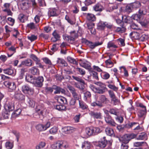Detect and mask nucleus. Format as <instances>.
Instances as JSON below:
<instances>
[{
    "mask_svg": "<svg viewBox=\"0 0 149 149\" xmlns=\"http://www.w3.org/2000/svg\"><path fill=\"white\" fill-rule=\"evenodd\" d=\"M4 108L7 111H11L14 109V105L12 103H6L4 106Z\"/></svg>",
    "mask_w": 149,
    "mask_h": 149,
    "instance_id": "obj_15",
    "label": "nucleus"
},
{
    "mask_svg": "<svg viewBox=\"0 0 149 149\" xmlns=\"http://www.w3.org/2000/svg\"><path fill=\"white\" fill-rule=\"evenodd\" d=\"M109 112L111 114H112L117 116L118 113V110L116 109H111L109 111Z\"/></svg>",
    "mask_w": 149,
    "mask_h": 149,
    "instance_id": "obj_45",
    "label": "nucleus"
},
{
    "mask_svg": "<svg viewBox=\"0 0 149 149\" xmlns=\"http://www.w3.org/2000/svg\"><path fill=\"white\" fill-rule=\"evenodd\" d=\"M53 88H54V90H55L54 92V93L55 94H59L60 93H63L65 92V91L63 89L56 85H54Z\"/></svg>",
    "mask_w": 149,
    "mask_h": 149,
    "instance_id": "obj_17",
    "label": "nucleus"
},
{
    "mask_svg": "<svg viewBox=\"0 0 149 149\" xmlns=\"http://www.w3.org/2000/svg\"><path fill=\"white\" fill-rule=\"evenodd\" d=\"M149 23V20L147 21L146 19L140 22V24L141 26L145 27H147L148 23Z\"/></svg>",
    "mask_w": 149,
    "mask_h": 149,
    "instance_id": "obj_59",
    "label": "nucleus"
},
{
    "mask_svg": "<svg viewBox=\"0 0 149 149\" xmlns=\"http://www.w3.org/2000/svg\"><path fill=\"white\" fill-rule=\"evenodd\" d=\"M79 107L82 109L84 110L88 108V106L83 101L80 100L79 101Z\"/></svg>",
    "mask_w": 149,
    "mask_h": 149,
    "instance_id": "obj_33",
    "label": "nucleus"
},
{
    "mask_svg": "<svg viewBox=\"0 0 149 149\" xmlns=\"http://www.w3.org/2000/svg\"><path fill=\"white\" fill-rule=\"evenodd\" d=\"M93 8L96 11H101L104 9L103 6L99 3H97L95 5Z\"/></svg>",
    "mask_w": 149,
    "mask_h": 149,
    "instance_id": "obj_21",
    "label": "nucleus"
},
{
    "mask_svg": "<svg viewBox=\"0 0 149 149\" xmlns=\"http://www.w3.org/2000/svg\"><path fill=\"white\" fill-rule=\"evenodd\" d=\"M122 17L123 22L130 23L132 22L131 18L130 17L124 15L122 16Z\"/></svg>",
    "mask_w": 149,
    "mask_h": 149,
    "instance_id": "obj_30",
    "label": "nucleus"
},
{
    "mask_svg": "<svg viewBox=\"0 0 149 149\" xmlns=\"http://www.w3.org/2000/svg\"><path fill=\"white\" fill-rule=\"evenodd\" d=\"M22 64H23V65L25 66L31 67L32 65V62L31 59H27L25 61H22Z\"/></svg>",
    "mask_w": 149,
    "mask_h": 149,
    "instance_id": "obj_23",
    "label": "nucleus"
},
{
    "mask_svg": "<svg viewBox=\"0 0 149 149\" xmlns=\"http://www.w3.org/2000/svg\"><path fill=\"white\" fill-rule=\"evenodd\" d=\"M89 87L95 93H101L102 91L98 90V88L95 87L93 85H90Z\"/></svg>",
    "mask_w": 149,
    "mask_h": 149,
    "instance_id": "obj_39",
    "label": "nucleus"
},
{
    "mask_svg": "<svg viewBox=\"0 0 149 149\" xmlns=\"http://www.w3.org/2000/svg\"><path fill=\"white\" fill-rule=\"evenodd\" d=\"M130 36L132 38L135 39H139L140 35L139 32H133L131 33Z\"/></svg>",
    "mask_w": 149,
    "mask_h": 149,
    "instance_id": "obj_24",
    "label": "nucleus"
},
{
    "mask_svg": "<svg viewBox=\"0 0 149 149\" xmlns=\"http://www.w3.org/2000/svg\"><path fill=\"white\" fill-rule=\"evenodd\" d=\"M77 35L76 32L73 31L70 32V35L69 36V38L71 40H74L77 37Z\"/></svg>",
    "mask_w": 149,
    "mask_h": 149,
    "instance_id": "obj_31",
    "label": "nucleus"
},
{
    "mask_svg": "<svg viewBox=\"0 0 149 149\" xmlns=\"http://www.w3.org/2000/svg\"><path fill=\"white\" fill-rule=\"evenodd\" d=\"M58 130L57 127H54L49 130V132L51 134H55L57 133Z\"/></svg>",
    "mask_w": 149,
    "mask_h": 149,
    "instance_id": "obj_43",
    "label": "nucleus"
},
{
    "mask_svg": "<svg viewBox=\"0 0 149 149\" xmlns=\"http://www.w3.org/2000/svg\"><path fill=\"white\" fill-rule=\"evenodd\" d=\"M133 8H137L141 6V4L139 2H136L131 4Z\"/></svg>",
    "mask_w": 149,
    "mask_h": 149,
    "instance_id": "obj_55",
    "label": "nucleus"
},
{
    "mask_svg": "<svg viewBox=\"0 0 149 149\" xmlns=\"http://www.w3.org/2000/svg\"><path fill=\"white\" fill-rule=\"evenodd\" d=\"M97 86H99L100 88H98V90L102 91L101 93H100V94L103 93L106 90V88L105 84L100 82H97L95 83Z\"/></svg>",
    "mask_w": 149,
    "mask_h": 149,
    "instance_id": "obj_14",
    "label": "nucleus"
},
{
    "mask_svg": "<svg viewBox=\"0 0 149 149\" xmlns=\"http://www.w3.org/2000/svg\"><path fill=\"white\" fill-rule=\"evenodd\" d=\"M147 7H143L139 11V13L140 14L145 15L146 13Z\"/></svg>",
    "mask_w": 149,
    "mask_h": 149,
    "instance_id": "obj_42",
    "label": "nucleus"
},
{
    "mask_svg": "<svg viewBox=\"0 0 149 149\" xmlns=\"http://www.w3.org/2000/svg\"><path fill=\"white\" fill-rule=\"evenodd\" d=\"M57 62L58 64H61L62 66H66L68 65V64L66 61L62 58H58Z\"/></svg>",
    "mask_w": 149,
    "mask_h": 149,
    "instance_id": "obj_29",
    "label": "nucleus"
},
{
    "mask_svg": "<svg viewBox=\"0 0 149 149\" xmlns=\"http://www.w3.org/2000/svg\"><path fill=\"white\" fill-rule=\"evenodd\" d=\"M107 99L105 96L102 95L99 97L98 101L100 102L103 104V103L106 102L107 101Z\"/></svg>",
    "mask_w": 149,
    "mask_h": 149,
    "instance_id": "obj_41",
    "label": "nucleus"
},
{
    "mask_svg": "<svg viewBox=\"0 0 149 149\" xmlns=\"http://www.w3.org/2000/svg\"><path fill=\"white\" fill-rule=\"evenodd\" d=\"M72 129L73 127H65L62 129V131L65 134H69L72 132Z\"/></svg>",
    "mask_w": 149,
    "mask_h": 149,
    "instance_id": "obj_26",
    "label": "nucleus"
},
{
    "mask_svg": "<svg viewBox=\"0 0 149 149\" xmlns=\"http://www.w3.org/2000/svg\"><path fill=\"white\" fill-rule=\"evenodd\" d=\"M4 84V85L8 88V90L9 91H12L16 88V85L13 82L7 81H5Z\"/></svg>",
    "mask_w": 149,
    "mask_h": 149,
    "instance_id": "obj_5",
    "label": "nucleus"
},
{
    "mask_svg": "<svg viewBox=\"0 0 149 149\" xmlns=\"http://www.w3.org/2000/svg\"><path fill=\"white\" fill-rule=\"evenodd\" d=\"M91 72V74L94 79L97 80H99L97 73V72L93 71H92Z\"/></svg>",
    "mask_w": 149,
    "mask_h": 149,
    "instance_id": "obj_49",
    "label": "nucleus"
},
{
    "mask_svg": "<svg viewBox=\"0 0 149 149\" xmlns=\"http://www.w3.org/2000/svg\"><path fill=\"white\" fill-rule=\"evenodd\" d=\"M111 58L110 57L109 59L106 60L105 63L106 64L107 67L109 68H111L113 66V63L111 61L110 59Z\"/></svg>",
    "mask_w": 149,
    "mask_h": 149,
    "instance_id": "obj_34",
    "label": "nucleus"
},
{
    "mask_svg": "<svg viewBox=\"0 0 149 149\" xmlns=\"http://www.w3.org/2000/svg\"><path fill=\"white\" fill-rule=\"evenodd\" d=\"M60 141H57L52 146V148L54 149H60Z\"/></svg>",
    "mask_w": 149,
    "mask_h": 149,
    "instance_id": "obj_36",
    "label": "nucleus"
},
{
    "mask_svg": "<svg viewBox=\"0 0 149 149\" xmlns=\"http://www.w3.org/2000/svg\"><path fill=\"white\" fill-rule=\"evenodd\" d=\"M148 136L147 134L145 132L141 133L136 138L138 140H146L147 139Z\"/></svg>",
    "mask_w": 149,
    "mask_h": 149,
    "instance_id": "obj_20",
    "label": "nucleus"
},
{
    "mask_svg": "<svg viewBox=\"0 0 149 149\" xmlns=\"http://www.w3.org/2000/svg\"><path fill=\"white\" fill-rule=\"evenodd\" d=\"M86 18L88 20L91 21H94L96 19L95 16L92 14H88L86 16Z\"/></svg>",
    "mask_w": 149,
    "mask_h": 149,
    "instance_id": "obj_35",
    "label": "nucleus"
},
{
    "mask_svg": "<svg viewBox=\"0 0 149 149\" xmlns=\"http://www.w3.org/2000/svg\"><path fill=\"white\" fill-rule=\"evenodd\" d=\"M22 92L24 93L32 94L33 93V90L28 85H23L22 87Z\"/></svg>",
    "mask_w": 149,
    "mask_h": 149,
    "instance_id": "obj_12",
    "label": "nucleus"
},
{
    "mask_svg": "<svg viewBox=\"0 0 149 149\" xmlns=\"http://www.w3.org/2000/svg\"><path fill=\"white\" fill-rule=\"evenodd\" d=\"M79 63L81 66L86 69H89L90 68L91 66L90 63L89 62L85 60H80L79 61Z\"/></svg>",
    "mask_w": 149,
    "mask_h": 149,
    "instance_id": "obj_10",
    "label": "nucleus"
},
{
    "mask_svg": "<svg viewBox=\"0 0 149 149\" xmlns=\"http://www.w3.org/2000/svg\"><path fill=\"white\" fill-rule=\"evenodd\" d=\"M133 8L132 4H130L126 6L125 10L127 13H130L132 11Z\"/></svg>",
    "mask_w": 149,
    "mask_h": 149,
    "instance_id": "obj_46",
    "label": "nucleus"
},
{
    "mask_svg": "<svg viewBox=\"0 0 149 149\" xmlns=\"http://www.w3.org/2000/svg\"><path fill=\"white\" fill-rule=\"evenodd\" d=\"M91 146V144L90 142L85 141L82 143L81 147L83 149H90Z\"/></svg>",
    "mask_w": 149,
    "mask_h": 149,
    "instance_id": "obj_22",
    "label": "nucleus"
},
{
    "mask_svg": "<svg viewBox=\"0 0 149 149\" xmlns=\"http://www.w3.org/2000/svg\"><path fill=\"white\" fill-rule=\"evenodd\" d=\"M31 76L27 75L26 77V80L28 82L33 83V79H32Z\"/></svg>",
    "mask_w": 149,
    "mask_h": 149,
    "instance_id": "obj_63",
    "label": "nucleus"
},
{
    "mask_svg": "<svg viewBox=\"0 0 149 149\" xmlns=\"http://www.w3.org/2000/svg\"><path fill=\"white\" fill-rule=\"evenodd\" d=\"M107 143V141L105 139V137L104 136L96 143V146L100 148H104L106 146Z\"/></svg>",
    "mask_w": 149,
    "mask_h": 149,
    "instance_id": "obj_8",
    "label": "nucleus"
},
{
    "mask_svg": "<svg viewBox=\"0 0 149 149\" xmlns=\"http://www.w3.org/2000/svg\"><path fill=\"white\" fill-rule=\"evenodd\" d=\"M22 110L20 109H18L16 110L15 112L12 114V117L13 118H15L17 117L18 115H19L21 112Z\"/></svg>",
    "mask_w": 149,
    "mask_h": 149,
    "instance_id": "obj_40",
    "label": "nucleus"
},
{
    "mask_svg": "<svg viewBox=\"0 0 149 149\" xmlns=\"http://www.w3.org/2000/svg\"><path fill=\"white\" fill-rule=\"evenodd\" d=\"M46 145V143L45 142L41 141L40 142L39 144L36 146V149H40L41 148H44Z\"/></svg>",
    "mask_w": 149,
    "mask_h": 149,
    "instance_id": "obj_44",
    "label": "nucleus"
},
{
    "mask_svg": "<svg viewBox=\"0 0 149 149\" xmlns=\"http://www.w3.org/2000/svg\"><path fill=\"white\" fill-rule=\"evenodd\" d=\"M120 70V72L122 73V69H123L124 72V75L126 77H128L129 76L127 71L125 67L124 66H122L119 67Z\"/></svg>",
    "mask_w": 149,
    "mask_h": 149,
    "instance_id": "obj_38",
    "label": "nucleus"
},
{
    "mask_svg": "<svg viewBox=\"0 0 149 149\" xmlns=\"http://www.w3.org/2000/svg\"><path fill=\"white\" fill-rule=\"evenodd\" d=\"M87 43L90 47L92 49H94L95 47L102 44V43L99 42L93 43L90 41H88Z\"/></svg>",
    "mask_w": 149,
    "mask_h": 149,
    "instance_id": "obj_18",
    "label": "nucleus"
},
{
    "mask_svg": "<svg viewBox=\"0 0 149 149\" xmlns=\"http://www.w3.org/2000/svg\"><path fill=\"white\" fill-rule=\"evenodd\" d=\"M108 87L110 89H113L114 91L117 92L118 90V88L116 87L114 85L112 84H109L108 85Z\"/></svg>",
    "mask_w": 149,
    "mask_h": 149,
    "instance_id": "obj_62",
    "label": "nucleus"
},
{
    "mask_svg": "<svg viewBox=\"0 0 149 149\" xmlns=\"http://www.w3.org/2000/svg\"><path fill=\"white\" fill-rule=\"evenodd\" d=\"M5 146L7 149H12L14 146V142L13 141H7L5 143Z\"/></svg>",
    "mask_w": 149,
    "mask_h": 149,
    "instance_id": "obj_25",
    "label": "nucleus"
},
{
    "mask_svg": "<svg viewBox=\"0 0 149 149\" xmlns=\"http://www.w3.org/2000/svg\"><path fill=\"white\" fill-rule=\"evenodd\" d=\"M29 70L31 73L33 74L37 75L39 74V70L36 67L31 68Z\"/></svg>",
    "mask_w": 149,
    "mask_h": 149,
    "instance_id": "obj_28",
    "label": "nucleus"
},
{
    "mask_svg": "<svg viewBox=\"0 0 149 149\" xmlns=\"http://www.w3.org/2000/svg\"><path fill=\"white\" fill-rule=\"evenodd\" d=\"M3 72L5 74L8 75H14L15 73L14 72L13 70L11 68H8L3 70Z\"/></svg>",
    "mask_w": 149,
    "mask_h": 149,
    "instance_id": "obj_32",
    "label": "nucleus"
},
{
    "mask_svg": "<svg viewBox=\"0 0 149 149\" xmlns=\"http://www.w3.org/2000/svg\"><path fill=\"white\" fill-rule=\"evenodd\" d=\"M72 77L74 79L81 83V84H79L78 85H77V87L81 89H83L84 88V81L81 78L79 77L72 76Z\"/></svg>",
    "mask_w": 149,
    "mask_h": 149,
    "instance_id": "obj_11",
    "label": "nucleus"
},
{
    "mask_svg": "<svg viewBox=\"0 0 149 149\" xmlns=\"http://www.w3.org/2000/svg\"><path fill=\"white\" fill-rule=\"evenodd\" d=\"M8 111H6V112H3L2 113V117L1 118L3 119H7L8 118L9 114L8 112Z\"/></svg>",
    "mask_w": 149,
    "mask_h": 149,
    "instance_id": "obj_60",
    "label": "nucleus"
},
{
    "mask_svg": "<svg viewBox=\"0 0 149 149\" xmlns=\"http://www.w3.org/2000/svg\"><path fill=\"white\" fill-rule=\"evenodd\" d=\"M105 120L107 123L112 126H116V124L114 122L113 120L112 119L111 116L109 115L106 116L105 117Z\"/></svg>",
    "mask_w": 149,
    "mask_h": 149,
    "instance_id": "obj_13",
    "label": "nucleus"
},
{
    "mask_svg": "<svg viewBox=\"0 0 149 149\" xmlns=\"http://www.w3.org/2000/svg\"><path fill=\"white\" fill-rule=\"evenodd\" d=\"M36 112L38 114L39 116V118L41 119H42L43 118V111L42 110H40V109H38L37 108L36 109Z\"/></svg>",
    "mask_w": 149,
    "mask_h": 149,
    "instance_id": "obj_48",
    "label": "nucleus"
},
{
    "mask_svg": "<svg viewBox=\"0 0 149 149\" xmlns=\"http://www.w3.org/2000/svg\"><path fill=\"white\" fill-rule=\"evenodd\" d=\"M60 149H67L68 147V143L64 141H60Z\"/></svg>",
    "mask_w": 149,
    "mask_h": 149,
    "instance_id": "obj_27",
    "label": "nucleus"
},
{
    "mask_svg": "<svg viewBox=\"0 0 149 149\" xmlns=\"http://www.w3.org/2000/svg\"><path fill=\"white\" fill-rule=\"evenodd\" d=\"M131 27L132 29L136 30H141V28L137 24L133 23L131 25Z\"/></svg>",
    "mask_w": 149,
    "mask_h": 149,
    "instance_id": "obj_51",
    "label": "nucleus"
},
{
    "mask_svg": "<svg viewBox=\"0 0 149 149\" xmlns=\"http://www.w3.org/2000/svg\"><path fill=\"white\" fill-rule=\"evenodd\" d=\"M125 30L126 28L125 27H118L116 31V32L122 33L125 32Z\"/></svg>",
    "mask_w": 149,
    "mask_h": 149,
    "instance_id": "obj_53",
    "label": "nucleus"
},
{
    "mask_svg": "<svg viewBox=\"0 0 149 149\" xmlns=\"http://www.w3.org/2000/svg\"><path fill=\"white\" fill-rule=\"evenodd\" d=\"M100 129L98 127L93 126L86 127L85 129V132L88 136H90L95 135L100 132Z\"/></svg>",
    "mask_w": 149,
    "mask_h": 149,
    "instance_id": "obj_1",
    "label": "nucleus"
},
{
    "mask_svg": "<svg viewBox=\"0 0 149 149\" xmlns=\"http://www.w3.org/2000/svg\"><path fill=\"white\" fill-rule=\"evenodd\" d=\"M55 99L60 104L64 103L66 102V100L65 98L61 96L56 97H55Z\"/></svg>",
    "mask_w": 149,
    "mask_h": 149,
    "instance_id": "obj_19",
    "label": "nucleus"
},
{
    "mask_svg": "<svg viewBox=\"0 0 149 149\" xmlns=\"http://www.w3.org/2000/svg\"><path fill=\"white\" fill-rule=\"evenodd\" d=\"M52 35L55 39V40L54 41H56V40H58L60 38L59 35L56 32V31H54Z\"/></svg>",
    "mask_w": 149,
    "mask_h": 149,
    "instance_id": "obj_56",
    "label": "nucleus"
},
{
    "mask_svg": "<svg viewBox=\"0 0 149 149\" xmlns=\"http://www.w3.org/2000/svg\"><path fill=\"white\" fill-rule=\"evenodd\" d=\"M105 132L106 134L109 136H111L114 133L113 130L109 127H107L105 129Z\"/></svg>",
    "mask_w": 149,
    "mask_h": 149,
    "instance_id": "obj_37",
    "label": "nucleus"
},
{
    "mask_svg": "<svg viewBox=\"0 0 149 149\" xmlns=\"http://www.w3.org/2000/svg\"><path fill=\"white\" fill-rule=\"evenodd\" d=\"M7 19L9 24L11 26H13L15 23V19L10 17H8L7 18Z\"/></svg>",
    "mask_w": 149,
    "mask_h": 149,
    "instance_id": "obj_58",
    "label": "nucleus"
},
{
    "mask_svg": "<svg viewBox=\"0 0 149 149\" xmlns=\"http://www.w3.org/2000/svg\"><path fill=\"white\" fill-rule=\"evenodd\" d=\"M53 88H54V85L52 86V87H46L45 88V91L47 93H52L54 90Z\"/></svg>",
    "mask_w": 149,
    "mask_h": 149,
    "instance_id": "obj_50",
    "label": "nucleus"
},
{
    "mask_svg": "<svg viewBox=\"0 0 149 149\" xmlns=\"http://www.w3.org/2000/svg\"><path fill=\"white\" fill-rule=\"evenodd\" d=\"M130 125L131 127H134L133 130L135 132L138 133L143 131V128L141 127L139 125L138 123H131Z\"/></svg>",
    "mask_w": 149,
    "mask_h": 149,
    "instance_id": "obj_6",
    "label": "nucleus"
},
{
    "mask_svg": "<svg viewBox=\"0 0 149 149\" xmlns=\"http://www.w3.org/2000/svg\"><path fill=\"white\" fill-rule=\"evenodd\" d=\"M24 15L22 14H19L18 16V18L21 22L23 23L24 22Z\"/></svg>",
    "mask_w": 149,
    "mask_h": 149,
    "instance_id": "obj_61",
    "label": "nucleus"
},
{
    "mask_svg": "<svg viewBox=\"0 0 149 149\" xmlns=\"http://www.w3.org/2000/svg\"><path fill=\"white\" fill-rule=\"evenodd\" d=\"M146 113V110H143L140 109L138 113V116L140 117H141L145 115Z\"/></svg>",
    "mask_w": 149,
    "mask_h": 149,
    "instance_id": "obj_57",
    "label": "nucleus"
},
{
    "mask_svg": "<svg viewBox=\"0 0 149 149\" xmlns=\"http://www.w3.org/2000/svg\"><path fill=\"white\" fill-rule=\"evenodd\" d=\"M51 123L49 122H47L45 125L41 124L37 125L36 126V130L40 132L46 130L49 128L50 126Z\"/></svg>",
    "mask_w": 149,
    "mask_h": 149,
    "instance_id": "obj_3",
    "label": "nucleus"
},
{
    "mask_svg": "<svg viewBox=\"0 0 149 149\" xmlns=\"http://www.w3.org/2000/svg\"><path fill=\"white\" fill-rule=\"evenodd\" d=\"M43 81V77H39L37 78L33 79V84L36 86L41 87L42 85Z\"/></svg>",
    "mask_w": 149,
    "mask_h": 149,
    "instance_id": "obj_7",
    "label": "nucleus"
},
{
    "mask_svg": "<svg viewBox=\"0 0 149 149\" xmlns=\"http://www.w3.org/2000/svg\"><path fill=\"white\" fill-rule=\"evenodd\" d=\"M136 137V135L134 134H126L119 138L120 141L124 144H127L130 141Z\"/></svg>",
    "mask_w": 149,
    "mask_h": 149,
    "instance_id": "obj_2",
    "label": "nucleus"
},
{
    "mask_svg": "<svg viewBox=\"0 0 149 149\" xmlns=\"http://www.w3.org/2000/svg\"><path fill=\"white\" fill-rule=\"evenodd\" d=\"M89 114L91 117L97 119L101 118V114L100 112H95L93 111H91L89 113Z\"/></svg>",
    "mask_w": 149,
    "mask_h": 149,
    "instance_id": "obj_16",
    "label": "nucleus"
},
{
    "mask_svg": "<svg viewBox=\"0 0 149 149\" xmlns=\"http://www.w3.org/2000/svg\"><path fill=\"white\" fill-rule=\"evenodd\" d=\"M56 10L55 8L51 9L49 11V13L51 16H54L56 15Z\"/></svg>",
    "mask_w": 149,
    "mask_h": 149,
    "instance_id": "obj_52",
    "label": "nucleus"
},
{
    "mask_svg": "<svg viewBox=\"0 0 149 149\" xmlns=\"http://www.w3.org/2000/svg\"><path fill=\"white\" fill-rule=\"evenodd\" d=\"M21 6L23 10H25L29 7V4L27 2L23 1L22 3Z\"/></svg>",
    "mask_w": 149,
    "mask_h": 149,
    "instance_id": "obj_54",
    "label": "nucleus"
},
{
    "mask_svg": "<svg viewBox=\"0 0 149 149\" xmlns=\"http://www.w3.org/2000/svg\"><path fill=\"white\" fill-rule=\"evenodd\" d=\"M68 88L72 93L73 97L74 98V99L76 100H78L79 101H80L81 100V96L79 94H77L74 88L70 86L68 87Z\"/></svg>",
    "mask_w": 149,
    "mask_h": 149,
    "instance_id": "obj_4",
    "label": "nucleus"
},
{
    "mask_svg": "<svg viewBox=\"0 0 149 149\" xmlns=\"http://www.w3.org/2000/svg\"><path fill=\"white\" fill-rule=\"evenodd\" d=\"M112 103L114 105L118 104L119 103V101L116 97H115L111 100Z\"/></svg>",
    "mask_w": 149,
    "mask_h": 149,
    "instance_id": "obj_64",
    "label": "nucleus"
},
{
    "mask_svg": "<svg viewBox=\"0 0 149 149\" xmlns=\"http://www.w3.org/2000/svg\"><path fill=\"white\" fill-rule=\"evenodd\" d=\"M14 97L18 100L22 102L24 101L25 100V96L21 93L19 91H16L15 92Z\"/></svg>",
    "mask_w": 149,
    "mask_h": 149,
    "instance_id": "obj_9",
    "label": "nucleus"
},
{
    "mask_svg": "<svg viewBox=\"0 0 149 149\" xmlns=\"http://www.w3.org/2000/svg\"><path fill=\"white\" fill-rule=\"evenodd\" d=\"M131 19H133L136 21L139 20L141 18V16L138 14H134L132 15L131 17Z\"/></svg>",
    "mask_w": 149,
    "mask_h": 149,
    "instance_id": "obj_47",
    "label": "nucleus"
}]
</instances>
